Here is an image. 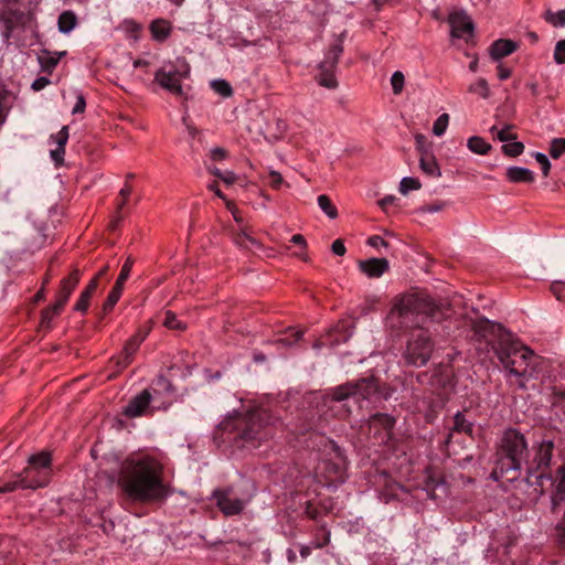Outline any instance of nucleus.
I'll use <instances>...</instances> for the list:
<instances>
[{"label":"nucleus","instance_id":"56","mask_svg":"<svg viewBox=\"0 0 565 565\" xmlns=\"http://www.w3.org/2000/svg\"><path fill=\"white\" fill-rule=\"evenodd\" d=\"M551 290L555 297L561 300L563 298V294H565V282H554L551 286Z\"/></svg>","mask_w":565,"mask_h":565},{"label":"nucleus","instance_id":"5","mask_svg":"<svg viewBox=\"0 0 565 565\" xmlns=\"http://www.w3.org/2000/svg\"><path fill=\"white\" fill-rule=\"evenodd\" d=\"M377 394V384L373 377L362 379L356 383H347L340 385L332 391L330 396L322 397V409L321 413L327 416L329 412L332 415H338L340 412L338 404L353 397L356 401L360 399H372Z\"/></svg>","mask_w":565,"mask_h":565},{"label":"nucleus","instance_id":"26","mask_svg":"<svg viewBox=\"0 0 565 565\" xmlns=\"http://www.w3.org/2000/svg\"><path fill=\"white\" fill-rule=\"evenodd\" d=\"M335 67H323V63L319 64V74L317 75L318 83L327 88L333 89L338 86L337 78L334 76Z\"/></svg>","mask_w":565,"mask_h":565},{"label":"nucleus","instance_id":"21","mask_svg":"<svg viewBox=\"0 0 565 565\" xmlns=\"http://www.w3.org/2000/svg\"><path fill=\"white\" fill-rule=\"evenodd\" d=\"M500 463L499 468H495L491 472V478L493 480H499L501 478L507 479V481H514L519 477V470L521 469V461H498Z\"/></svg>","mask_w":565,"mask_h":565},{"label":"nucleus","instance_id":"12","mask_svg":"<svg viewBox=\"0 0 565 565\" xmlns=\"http://www.w3.org/2000/svg\"><path fill=\"white\" fill-rule=\"evenodd\" d=\"M132 264H134L132 258L128 257L126 259L125 264L121 267V271H120V274H119V276L117 278V281H116L114 288L109 292V295H108V297H107V299H106V301H105V303L103 306L104 311L111 310L113 307L119 300V298L121 296V292H122V286H124L125 281L128 279V277L130 275Z\"/></svg>","mask_w":565,"mask_h":565},{"label":"nucleus","instance_id":"19","mask_svg":"<svg viewBox=\"0 0 565 565\" xmlns=\"http://www.w3.org/2000/svg\"><path fill=\"white\" fill-rule=\"evenodd\" d=\"M565 502V463L557 470V484L551 495V513L561 511V505Z\"/></svg>","mask_w":565,"mask_h":565},{"label":"nucleus","instance_id":"55","mask_svg":"<svg viewBox=\"0 0 565 565\" xmlns=\"http://www.w3.org/2000/svg\"><path fill=\"white\" fill-rule=\"evenodd\" d=\"M58 313H55L54 312V303L49 307L47 309H45L43 312H42V323L43 324H49L52 319L54 318V316H57Z\"/></svg>","mask_w":565,"mask_h":565},{"label":"nucleus","instance_id":"8","mask_svg":"<svg viewBox=\"0 0 565 565\" xmlns=\"http://www.w3.org/2000/svg\"><path fill=\"white\" fill-rule=\"evenodd\" d=\"M499 451L505 459H519L527 455L525 436L514 428L504 430L499 440Z\"/></svg>","mask_w":565,"mask_h":565},{"label":"nucleus","instance_id":"20","mask_svg":"<svg viewBox=\"0 0 565 565\" xmlns=\"http://www.w3.org/2000/svg\"><path fill=\"white\" fill-rule=\"evenodd\" d=\"M147 334V331L139 330L131 339L128 340L124 347L122 355L118 361V364L121 367H126L130 363L134 354L138 350L139 345L143 342Z\"/></svg>","mask_w":565,"mask_h":565},{"label":"nucleus","instance_id":"31","mask_svg":"<svg viewBox=\"0 0 565 565\" xmlns=\"http://www.w3.org/2000/svg\"><path fill=\"white\" fill-rule=\"evenodd\" d=\"M553 515V523L555 526L556 535L561 544H565V508L561 505V511L551 513Z\"/></svg>","mask_w":565,"mask_h":565},{"label":"nucleus","instance_id":"15","mask_svg":"<svg viewBox=\"0 0 565 565\" xmlns=\"http://www.w3.org/2000/svg\"><path fill=\"white\" fill-rule=\"evenodd\" d=\"M68 140V127L63 126L61 130L54 135H51L49 142L54 146L50 150V157L55 166H62L64 162L65 146Z\"/></svg>","mask_w":565,"mask_h":565},{"label":"nucleus","instance_id":"49","mask_svg":"<svg viewBox=\"0 0 565 565\" xmlns=\"http://www.w3.org/2000/svg\"><path fill=\"white\" fill-rule=\"evenodd\" d=\"M553 57L555 63L564 64L565 63V39L559 40L554 49Z\"/></svg>","mask_w":565,"mask_h":565},{"label":"nucleus","instance_id":"46","mask_svg":"<svg viewBox=\"0 0 565 565\" xmlns=\"http://www.w3.org/2000/svg\"><path fill=\"white\" fill-rule=\"evenodd\" d=\"M565 152V138H555L551 142L550 154L552 158H559Z\"/></svg>","mask_w":565,"mask_h":565},{"label":"nucleus","instance_id":"37","mask_svg":"<svg viewBox=\"0 0 565 565\" xmlns=\"http://www.w3.org/2000/svg\"><path fill=\"white\" fill-rule=\"evenodd\" d=\"M551 405L556 414L563 413L565 415V390H554L551 394Z\"/></svg>","mask_w":565,"mask_h":565},{"label":"nucleus","instance_id":"30","mask_svg":"<svg viewBox=\"0 0 565 565\" xmlns=\"http://www.w3.org/2000/svg\"><path fill=\"white\" fill-rule=\"evenodd\" d=\"M343 52L342 46V40H337V42L329 49V51L326 54L324 60L321 62L323 63V67H327L328 65L330 67H335L337 63L339 61L340 55Z\"/></svg>","mask_w":565,"mask_h":565},{"label":"nucleus","instance_id":"59","mask_svg":"<svg viewBox=\"0 0 565 565\" xmlns=\"http://www.w3.org/2000/svg\"><path fill=\"white\" fill-rule=\"evenodd\" d=\"M367 244L372 247L387 246V243L379 235L371 236L367 239Z\"/></svg>","mask_w":565,"mask_h":565},{"label":"nucleus","instance_id":"16","mask_svg":"<svg viewBox=\"0 0 565 565\" xmlns=\"http://www.w3.org/2000/svg\"><path fill=\"white\" fill-rule=\"evenodd\" d=\"M322 467L320 468L326 483L329 486H337L343 483L345 480L347 466L345 461H321Z\"/></svg>","mask_w":565,"mask_h":565},{"label":"nucleus","instance_id":"42","mask_svg":"<svg viewBox=\"0 0 565 565\" xmlns=\"http://www.w3.org/2000/svg\"><path fill=\"white\" fill-rule=\"evenodd\" d=\"M524 150V145L515 139L508 141L502 146V151L510 157H518Z\"/></svg>","mask_w":565,"mask_h":565},{"label":"nucleus","instance_id":"1","mask_svg":"<svg viewBox=\"0 0 565 565\" xmlns=\"http://www.w3.org/2000/svg\"><path fill=\"white\" fill-rule=\"evenodd\" d=\"M441 317L440 309L426 296L404 295L394 305L387 317L393 329H413L404 358L414 366H423L433 352L431 324Z\"/></svg>","mask_w":565,"mask_h":565},{"label":"nucleus","instance_id":"51","mask_svg":"<svg viewBox=\"0 0 565 565\" xmlns=\"http://www.w3.org/2000/svg\"><path fill=\"white\" fill-rule=\"evenodd\" d=\"M267 180L270 186L274 189H279L284 181L281 174L275 170H270L268 172Z\"/></svg>","mask_w":565,"mask_h":565},{"label":"nucleus","instance_id":"44","mask_svg":"<svg viewBox=\"0 0 565 565\" xmlns=\"http://www.w3.org/2000/svg\"><path fill=\"white\" fill-rule=\"evenodd\" d=\"M163 326L171 330H184L185 329V324L182 321H180L177 318V316L171 311H167L164 313Z\"/></svg>","mask_w":565,"mask_h":565},{"label":"nucleus","instance_id":"24","mask_svg":"<svg viewBox=\"0 0 565 565\" xmlns=\"http://www.w3.org/2000/svg\"><path fill=\"white\" fill-rule=\"evenodd\" d=\"M534 459H552L554 441L548 436H542L534 441Z\"/></svg>","mask_w":565,"mask_h":565},{"label":"nucleus","instance_id":"14","mask_svg":"<svg viewBox=\"0 0 565 565\" xmlns=\"http://www.w3.org/2000/svg\"><path fill=\"white\" fill-rule=\"evenodd\" d=\"M449 24L452 38L463 39L469 38L472 34V21L463 12H452L449 15Z\"/></svg>","mask_w":565,"mask_h":565},{"label":"nucleus","instance_id":"28","mask_svg":"<svg viewBox=\"0 0 565 565\" xmlns=\"http://www.w3.org/2000/svg\"><path fill=\"white\" fill-rule=\"evenodd\" d=\"M150 31L154 40L163 41L169 36L171 26L168 21L159 19L151 23Z\"/></svg>","mask_w":565,"mask_h":565},{"label":"nucleus","instance_id":"22","mask_svg":"<svg viewBox=\"0 0 565 565\" xmlns=\"http://www.w3.org/2000/svg\"><path fill=\"white\" fill-rule=\"evenodd\" d=\"M518 49V44L512 40H497L490 46L489 53L493 61H500L501 58L512 54Z\"/></svg>","mask_w":565,"mask_h":565},{"label":"nucleus","instance_id":"63","mask_svg":"<svg viewBox=\"0 0 565 565\" xmlns=\"http://www.w3.org/2000/svg\"><path fill=\"white\" fill-rule=\"evenodd\" d=\"M211 158L213 160H222L225 158V150L223 148H214L211 150Z\"/></svg>","mask_w":565,"mask_h":565},{"label":"nucleus","instance_id":"62","mask_svg":"<svg viewBox=\"0 0 565 565\" xmlns=\"http://www.w3.org/2000/svg\"><path fill=\"white\" fill-rule=\"evenodd\" d=\"M291 243L296 244V245H299L301 246L302 248H306L307 247V242H306V238L303 235L301 234H295L291 239H290Z\"/></svg>","mask_w":565,"mask_h":565},{"label":"nucleus","instance_id":"17","mask_svg":"<svg viewBox=\"0 0 565 565\" xmlns=\"http://www.w3.org/2000/svg\"><path fill=\"white\" fill-rule=\"evenodd\" d=\"M150 401L151 394L145 390L128 402L122 414L130 418L146 415L149 412Z\"/></svg>","mask_w":565,"mask_h":565},{"label":"nucleus","instance_id":"57","mask_svg":"<svg viewBox=\"0 0 565 565\" xmlns=\"http://www.w3.org/2000/svg\"><path fill=\"white\" fill-rule=\"evenodd\" d=\"M85 107H86L85 98H84V96L82 94H78L77 95L76 104L73 107L72 113L73 114H82V113H84Z\"/></svg>","mask_w":565,"mask_h":565},{"label":"nucleus","instance_id":"10","mask_svg":"<svg viewBox=\"0 0 565 565\" xmlns=\"http://www.w3.org/2000/svg\"><path fill=\"white\" fill-rule=\"evenodd\" d=\"M472 329L480 339L491 343L492 347L500 341L502 334H510L501 327V324L488 319H478L473 321Z\"/></svg>","mask_w":565,"mask_h":565},{"label":"nucleus","instance_id":"33","mask_svg":"<svg viewBox=\"0 0 565 565\" xmlns=\"http://www.w3.org/2000/svg\"><path fill=\"white\" fill-rule=\"evenodd\" d=\"M468 90L483 99H488L491 95L490 87L484 78H478L475 83L470 84Z\"/></svg>","mask_w":565,"mask_h":565},{"label":"nucleus","instance_id":"60","mask_svg":"<svg viewBox=\"0 0 565 565\" xmlns=\"http://www.w3.org/2000/svg\"><path fill=\"white\" fill-rule=\"evenodd\" d=\"M226 206H227V209L231 211V213H232V215H233L234 220H235L238 224H241V223L243 222V218H242V216L239 215V213H238L237 209L234 206V204H233L232 202H230V201H226Z\"/></svg>","mask_w":565,"mask_h":565},{"label":"nucleus","instance_id":"23","mask_svg":"<svg viewBox=\"0 0 565 565\" xmlns=\"http://www.w3.org/2000/svg\"><path fill=\"white\" fill-rule=\"evenodd\" d=\"M419 168L426 175L437 179L441 175V171L436 158L428 152H423L419 159Z\"/></svg>","mask_w":565,"mask_h":565},{"label":"nucleus","instance_id":"32","mask_svg":"<svg viewBox=\"0 0 565 565\" xmlns=\"http://www.w3.org/2000/svg\"><path fill=\"white\" fill-rule=\"evenodd\" d=\"M467 147L477 154H487L491 149V145L478 136L470 137L467 141Z\"/></svg>","mask_w":565,"mask_h":565},{"label":"nucleus","instance_id":"53","mask_svg":"<svg viewBox=\"0 0 565 565\" xmlns=\"http://www.w3.org/2000/svg\"><path fill=\"white\" fill-rule=\"evenodd\" d=\"M331 250L338 256H343L347 252L345 246L341 239H335L331 245Z\"/></svg>","mask_w":565,"mask_h":565},{"label":"nucleus","instance_id":"36","mask_svg":"<svg viewBox=\"0 0 565 565\" xmlns=\"http://www.w3.org/2000/svg\"><path fill=\"white\" fill-rule=\"evenodd\" d=\"M472 429H473L472 423L467 420L466 417L461 413H457L454 418L452 430L471 435Z\"/></svg>","mask_w":565,"mask_h":565},{"label":"nucleus","instance_id":"2","mask_svg":"<svg viewBox=\"0 0 565 565\" xmlns=\"http://www.w3.org/2000/svg\"><path fill=\"white\" fill-rule=\"evenodd\" d=\"M271 415L263 408L255 409L245 415L235 413L228 415L218 426L215 440L228 443L234 450L252 449L260 445V440L267 437L265 428L273 425Z\"/></svg>","mask_w":565,"mask_h":565},{"label":"nucleus","instance_id":"52","mask_svg":"<svg viewBox=\"0 0 565 565\" xmlns=\"http://www.w3.org/2000/svg\"><path fill=\"white\" fill-rule=\"evenodd\" d=\"M534 157L536 161L542 166V172L546 177L551 169V163L547 157L543 152H536Z\"/></svg>","mask_w":565,"mask_h":565},{"label":"nucleus","instance_id":"25","mask_svg":"<svg viewBox=\"0 0 565 565\" xmlns=\"http://www.w3.org/2000/svg\"><path fill=\"white\" fill-rule=\"evenodd\" d=\"M507 177L511 182L531 183L534 181V173L523 167H510L507 170Z\"/></svg>","mask_w":565,"mask_h":565},{"label":"nucleus","instance_id":"48","mask_svg":"<svg viewBox=\"0 0 565 565\" xmlns=\"http://www.w3.org/2000/svg\"><path fill=\"white\" fill-rule=\"evenodd\" d=\"M210 172L221 179L225 184H233L237 177L232 171H222L217 168H209Z\"/></svg>","mask_w":565,"mask_h":565},{"label":"nucleus","instance_id":"45","mask_svg":"<svg viewBox=\"0 0 565 565\" xmlns=\"http://www.w3.org/2000/svg\"><path fill=\"white\" fill-rule=\"evenodd\" d=\"M404 83H405V77L402 72L396 71L392 74L391 85H392L393 93L395 95H398L402 93V90L404 88Z\"/></svg>","mask_w":565,"mask_h":565},{"label":"nucleus","instance_id":"41","mask_svg":"<svg viewBox=\"0 0 565 565\" xmlns=\"http://www.w3.org/2000/svg\"><path fill=\"white\" fill-rule=\"evenodd\" d=\"M317 201H318L319 207L330 218H335L338 216V211H337L335 206L332 204V202L330 201V199L327 195H324V194L319 195Z\"/></svg>","mask_w":565,"mask_h":565},{"label":"nucleus","instance_id":"35","mask_svg":"<svg viewBox=\"0 0 565 565\" xmlns=\"http://www.w3.org/2000/svg\"><path fill=\"white\" fill-rule=\"evenodd\" d=\"M544 20L554 28L565 26V9L557 12L547 9L544 13Z\"/></svg>","mask_w":565,"mask_h":565},{"label":"nucleus","instance_id":"34","mask_svg":"<svg viewBox=\"0 0 565 565\" xmlns=\"http://www.w3.org/2000/svg\"><path fill=\"white\" fill-rule=\"evenodd\" d=\"M513 126L505 125L503 128L499 129L497 126H492L490 128V132L495 136L501 142H508L516 139V135L512 132Z\"/></svg>","mask_w":565,"mask_h":565},{"label":"nucleus","instance_id":"4","mask_svg":"<svg viewBox=\"0 0 565 565\" xmlns=\"http://www.w3.org/2000/svg\"><path fill=\"white\" fill-rule=\"evenodd\" d=\"M494 353L504 370L513 376H531V361L534 356L532 350L514 340L511 334H502L500 341L493 345Z\"/></svg>","mask_w":565,"mask_h":565},{"label":"nucleus","instance_id":"40","mask_svg":"<svg viewBox=\"0 0 565 565\" xmlns=\"http://www.w3.org/2000/svg\"><path fill=\"white\" fill-rule=\"evenodd\" d=\"M213 90L222 97H230L233 94V89L228 82L225 79H214L211 82Z\"/></svg>","mask_w":565,"mask_h":565},{"label":"nucleus","instance_id":"47","mask_svg":"<svg viewBox=\"0 0 565 565\" xmlns=\"http://www.w3.org/2000/svg\"><path fill=\"white\" fill-rule=\"evenodd\" d=\"M234 242L236 245L243 248H249L250 246L257 244L256 241L243 230L238 234H236V236L234 237Z\"/></svg>","mask_w":565,"mask_h":565},{"label":"nucleus","instance_id":"18","mask_svg":"<svg viewBox=\"0 0 565 565\" xmlns=\"http://www.w3.org/2000/svg\"><path fill=\"white\" fill-rule=\"evenodd\" d=\"M359 268L370 278H379L390 268L388 260L385 258H370L359 262Z\"/></svg>","mask_w":565,"mask_h":565},{"label":"nucleus","instance_id":"7","mask_svg":"<svg viewBox=\"0 0 565 565\" xmlns=\"http://www.w3.org/2000/svg\"><path fill=\"white\" fill-rule=\"evenodd\" d=\"M190 74L189 64L181 58L174 63L166 64L154 74V81L173 95H183L182 81Z\"/></svg>","mask_w":565,"mask_h":565},{"label":"nucleus","instance_id":"29","mask_svg":"<svg viewBox=\"0 0 565 565\" xmlns=\"http://www.w3.org/2000/svg\"><path fill=\"white\" fill-rule=\"evenodd\" d=\"M97 287L96 278H93L87 287L82 291L79 299L75 305V310L85 312L89 305V299Z\"/></svg>","mask_w":565,"mask_h":565},{"label":"nucleus","instance_id":"11","mask_svg":"<svg viewBox=\"0 0 565 565\" xmlns=\"http://www.w3.org/2000/svg\"><path fill=\"white\" fill-rule=\"evenodd\" d=\"M394 425L395 419L388 414H375L369 420L370 433H373L380 443H386L391 438Z\"/></svg>","mask_w":565,"mask_h":565},{"label":"nucleus","instance_id":"61","mask_svg":"<svg viewBox=\"0 0 565 565\" xmlns=\"http://www.w3.org/2000/svg\"><path fill=\"white\" fill-rule=\"evenodd\" d=\"M510 76H511V70L503 66L502 64H499L498 65V77L503 81V79L509 78Z\"/></svg>","mask_w":565,"mask_h":565},{"label":"nucleus","instance_id":"54","mask_svg":"<svg viewBox=\"0 0 565 565\" xmlns=\"http://www.w3.org/2000/svg\"><path fill=\"white\" fill-rule=\"evenodd\" d=\"M444 207H445L444 202H435V203L427 204V205L423 206L422 211L426 212V213H437V212L441 211Z\"/></svg>","mask_w":565,"mask_h":565},{"label":"nucleus","instance_id":"13","mask_svg":"<svg viewBox=\"0 0 565 565\" xmlns=\"http://www.w3.org/2000/svg\"><path fill=\"white\" fill-rule=\"evenodd\" d=\"M78 281L79 271L77 269L73 270L68 277L62 280L61 288L56 295V300L54 302L55 313H60L62 311L73 290L76 288Z\"/></svg>","mask_w":565,"mask_h":565},{"label":"nucleus","instance_id":"39","mask_svg":"<svg viewBox=\"0 0 565 565\" xmlns=\"http://www.w3.org/2000/svg\"><path fill=\"white\" fill-rule=\"evenodd\" d=\"M420 188V181L413 177H404L399 182V192L403 195H406L409 191L419 190Z\"/></svg>","mask_w":565,"mask_h":565},{"label":"nucleus","instance_id":"9","mask_svg":"<svg viewBox=\"0 0 565 565\" xmlns=\"http://www.w3.org/2000/svg\"><path fill=\"white\" fill-rule=\"evenodd\" d=\"M213 497L220 510L226 515L232 516L239 514L246 504V501L238 499L233 494L231 488L224 490H215Z\"/></svg>","mask_w":565,"mask_h":565},{"label":"nucleus","instance_id":"64","mask_svg":"<svg viewBox=\"0 0 565 565\" xmlns=\"http://www.w3.org/2000/svg\"><path fill=\"white\" fill-rule=\"evenodd\" d=\"M396 198L394 195H387L379 201V204L382 209H386L388 205H392L395 202Z\"/></svg>","mask_w":565,"mask_h":565},{"label":"nucleus","instance_id":"43","mask_svg":"<svg viewBox=\"0 0 565 565\" xmlns=\"http://www.w3.org/2000/svg\"><path fill=\"white\" fill-rule=\"evenodd\" d=\"M449 125V115L448 114H441L434 122L433 125V134L437 137H441Z\"/></svg>","mask_w":565,"mask_h":565},{"label":"nucleus","instance_id":"6","mask_svg":"<svg viewBox=\"0 0 565 565\" xmlns=\"http://www.w3.org/2000/svg\"><path fill=\"white\" fill-rule=\"evenodd\" d=\"M52 461H28L13 481L0 486V492H11L18 488L36 489L47 484L52 473Z\"/></svg>","mask_w":565,"mask_h":565},{"label":"nucleus","instance_id":"58","mask_svg":"<svg viewBox=\"0 0 565 565\" xmlns=\"http://www.w3.org/2000/svg\"><path fill=\"white\" fill-rule=\"evenodd\" d=\"M49 84H50V79L47 77L43 76V77H39L35 81H33L31 86L35 92H39V90L45 88Z\"/></svg>","mask_w":565,"mask_h":565},{"label":"nucleus","instance_id":"50","mask_svg":"<svg viewBox=\"0 0 565 565\" xmlns=\"http://www.w3.org/2000/svg\"><path fill=\"white\" fill-rule=\"evenodd\" d=\"M291 332V337H280L278 340H277V343L284 345V347H291L294 345L295 343H297L301 335H302V332L301 331H292L290 330Z\"/></svg>","mask_w":565,"mask_h":565},{"label":"nucleus","instance_id":"38","mask_svg":"<svg viewBox=\"0 0 565 565\" xmlns=\"http://www.w3.org/2000/svg\"><path fill=\"white\" fill-rule=\"evenodd\" d=\"M65 52L51 55L50 53H45L41 56H39L40 64L42 68L46 72H52V70L57 65L60 58L62 55H64Z\"/></svg>","mask_w":565,"mask_h":565},{"label":"nucleus","instance_id":"3","mask_svg":"<svg viewBox=\"0 0 565 565\" xmlns=\"http://www.w3.org/2000/svg\"><path fill=\"white\" fill-rule=\"evenodd\" d=\"M118 483L126 495L138 502H159L170 494L161 468L150 461H124Z\"/></svg>","mask_w":565,"mask_h":565},{"label":"nucleus","instance_id":"27","mask_svg":"<svg viewBox=\"0 0 565 565\" xmlns=\"http://www.w3.org/2000/svg\"><path fill=\"white\" fill-rule=\"evenodd\" d=\"M77 25V17L73 11H63L58 15L57 26L58 31L64 34H68Z\"/></svg>","mask_w":565,"mask_h":565}]
</instances>
